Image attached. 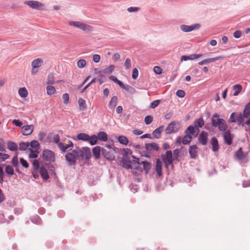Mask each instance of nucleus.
Here are the masks:
<instances>
[{
    "label": "nucleus",
    "mask_w": 250,
    "mask_h": 250,
    "mask_svg": "<svg viewBox=\"0 0 250 250\" xmlns=\"http://www.w3.org/2000/svg\"><path fill=\"white\" fill-rule=\"evenodd\" d=\"M12 124L16 126L21 127L22 125V123L19 120L14 119L12 121Z\"/></svg>",
    "instance_id": "61"
},
{
    "label": "nucleus",
    "mask_w": 250,
    "mask_h": 250,
    "mask_svg": "<svg viewBox=\"0 0 250 250\" xmlns=\"http://www.w3.org/2000/svg\"><path fill=\"white\" fill-rule=\"evenodd\" d=\"M146 148L148 151H152L155 150L158 151L159 149L158 145L155 143L146 144Z\"/></svg>",
    "instance_id": "23"
},
{
    "label": "nucleus",
    "mask_w": 250,
    "mask_h": 250,
    "mask_svg": "<svg viewBox=\"0 0 250 250\" xmlns=\"http://www.w3.org/2000/svg\"><path fill=\"white\" fill-rule=\"evenodd\" d=\"M181 128V125L179 122L173 121L169 124L167 127L165 132L167 134L177 133Z\"/></svg>",
    "instance_id": "5"
},
{
    "label": "nucleus",
    "mask_w": 250,
    "mask_h": 250,
    "mask_svg": "<svg viewBox=\"0 0 250 250\" xmlns=\"http://www.w3.org/2000/svg\"><path fill=\"white\" fill-rule=\"evenodd\" d=\"M82 153L81 149L77 148L72 150L71 152H68L65 154V158L66 162L69 166H73L75 165L76 160H80L82 157Z\"/></svg>",
    "instance_id": "1"
},
{
    "label": "nucleus",
    "mask_w": 250,
    "mask_h": 250,
    "mask_svg": "<svg viewBox=\"0 0 250 250\" xmlns=\"http://www.w3.org/2000/svg\"><path fill=\"white\" fill-rule=\"evenodd\" d=\"M173 114L172 112L167 111L164 114V118L166 120H169L173 116Z\"/></svg>",
    "instance_id": "58"
},
{
    "label": "nucleus",
    "mask_w": 250,
    "mask_h": 250,
    "mask_svg": "<svg viewBox=\"0 0 250 250\" xmlns=\"http://www.w3.org/2000/svg\"><path fill=\"white\" fill-rule=\"evenodd\" d=\"M33 165V168L34 170H39L41 167H40V164L39 161L37 159H34L32 162Z\"/></svg>",
    "instance_id": "49"
},
{
    "label": "nucleus",
    "mask_w": 250,
    "mask_h": 250,
    "mask_svg": "<svg viewBox=\"0 0 250 250\" xmlns=\"http://www.w3.org/2000/svg\"><path fill=\"white\" fill-rule=\"evenodd\" d=\"M20 162L22 167L24 168H28L29 167V165L26 160H24L23 158L20 159Z\"/></svg>",
    "instance_id": "62"
},
{
    "label": "nucleus",
    "mask_w": 250,
    "mask_h": 250,
    "mask_svg": "<svg viewBox=\"0 0 250 250\" xmlns=\"http://www.w3.org/2000/svg\"><path fill=\"white\" fill-rule=\"evenodd\" d=\"M153 118L151 116H149V115L146 116L145 118V120H144L145 124L147 125L150 124L153 121Z\"/></svg>",
    "instance_id": "55"
},
{
    "label": "nucleus",
    "mask_w": 250,
    "mask_h": 250,
    "mask_svg": "<svg viewBox=\"0 0 250 250\" xmlns=\"http://www.w3.org/2000/svg\"><path fill=\"white\" fill-rule=\"evenodd\" d=\"M89 135L84 133H81L77 135V138L79 140H82L83 141H88L89 138Z\"/></svg>",
    "instance_id": "30"
},
{
    "label": "nucleus",
    "mask_w": 250,
    "mask_h": 250,
    "mask_svg": "<svg viewBox=\"0 0 250 250\" xmlns=\"http://www.w3.org/2000/svg\"><path fill=\"white\" fill-rule=\"evenodd\" d=\"M208 133L206 131H202L198 137L199 142L202 145H206L208 142Z\"/></svg>",
    "instance_id": "15"
},
{
    "label": "nucleus",
    "mask_w": 250,
    "mask_h": 250,
    "mask_svg": "<svg viewBox=\"0 0 250 250\" xmlns=\"http://www.w3.org/2000/svg\"><path fill=\"white\" fill-rule=\"evenodd\" d=\"M89 139H88V141L91 146H94L97 144L98 140L97 135L94 134L91 136H89Z\"/></svg>",
    "instance_id": "35"
},
{
    "label": "nucleus",
    "mask_w": 250,
    "mask_h": 250,
    "mask_svg": "<svg viewBox=\"0 0 250 250\" xmlns=\"http://www.w3.org/2000/svg\"><path fill=\"white\" fill-rule=\"evenodd\" d=\"M211 122L213 126L218 127L220 131L226 130L228 128L225 120L220 118L219 115L217 113L212 115Z\"/></svg>",
    "instance_id": "2"
},
{
    "label": "nucleus",
    "mask_w": 250,
    "mask_h": 250,
    "mask_svg": "<svg viewBox=\"0 0 250 250\" xmlns=\"http://www.w3.org/2000/svg\"><path fill=\"white\" fill-rule=\"evenodd\" d=\"M233 89L235 90L233 95L236 96L242 91V87L240 84H237L233 86Z\"/></svg>",
    "instance_id": "40"
},
{
    "label": "nucleus",
    "mask_w": 250,
    "mask_h": 250,
    "mask_svg": "<svg viewBox=\"0 0 250 250\" xmlns=\"http://www.w3.org/2000/svg\"><path fill=\"white\" fill-rule=\"evenodd\" d=\"M19 94L21 97L25 98V97H27V96L28 95V92H27V90L26 89V88H25V87L20 88L19 89Z\"/></svg>",
    "instance_id": "41"
},
{
    "label": "nucleus",
    "mask_w": 250,
    "mask_h": 250,
    "mask_svg": "<svg viewBox=\"0 0 250 250\" xmlns=\"http://www.w3.org/2000/svg\"><path fill=\"white\" fill-rule=\"evenodd\" d=\"M55 82V78L54 76V74L50 73L48 76V80L47 83L48 84H53Z\"/></svg>",
    "instance_id": "51"
},
{
    "label": "nucleus",
    "mask_w": 250,
    "mask_h": 250,
    "mask_svg": "<svg viewBox=\"0 0 250 250\" xmlns=\"http://www.w3.org/2000/svg\"><path fill=\"white\" fill-rule=\"evenodd\" d=\"M141 165H143L144 169L147 174L151 168V164L147 161H142Z\"/></svg>",
    "instance_id": "33"
},
{
    "label": "nucleus",
    "mask_w": 250,
    "mask_h": 250,
    "mask_svg": "<svg viewBox=\"0 0 250 250\" xmlns=\"http://www.w3.org/2000/svg\"><path fill=\"white\" fill-rule=\"evenodd\" d=\"M189 154L192 159H195L198 156V148L196 146L192 145L189 146Z\"/></svg>",
    "instance_id": "17"
},
{
    "label": "nucleus",
    "mask_w": 250,
    "mask_h": 250,
    "mask_svg": "<svg viewBox=\"0 0 250 250\" xmlns=\"http://www.w3.org/2000/svg\"><path fill=\"white\" fill-rule=\"evenodd\" d=\"M77 66L80 68L84 67L86 65V62L84 59H80L77 62Z\"/></svg>",
    "instance_id": "47"
},
{
    "label": "nucleus",
    "mask_w": 250,
    "mask_h": 250,
    "mask_svg": "<svg viewBox=\"0 0 250 250\" xmlns=\"http://www.w3.org/2000/svg\"><path fill=\"white\" fill-rule=\"evenodd\" d=\"M11 163L13 167L16 168V171L20 173V171L18 169L19 166V162H18V157L17 155L14 156L12 158Z\"/></svg>",
    "instance_id": "37"
},
{
    "label": "nucleus",
    "mask_w": 250,
    "mask_h": 250,
    "mask_svg": "<svg viewBox=\"0 0 250 250\" xmlns=\"http://www.w3.org/2000/svg\"><path fill=\"white\" fill-rule=\"evenodd\" d=\"M138 76V70L136 68L133 69L132 77L133 79L136 80Z\"/></svg>",
    "instance_id": "63"
},
{
    "label": "nucleus",
    "mask_w": 250,
    "mask_h": 250,
    "mask_svg": "<svg viewBox=\"0 0 250 250\" xmlns=\"http://www.w3.org/2000/svg\"><path fill=\"white\" fill-rule=\"evenodd\" d=\"M160 103V101L159 100H156L153 101V102H152L150 103V105L149 106V107L151 108H155L156 107H157L159 104Z\"/></svg>",
    "instance_id": "54"
},
{
    "label": "nucleus",
    "mask_w": 250,
    "mask_h": 250,
    "mask_svg": "<svg viewBox=\"0 0 250 250\" xmlns=\"http://www.w3.org/2000/svg\"><path fill=\"white\" fill-rule=\"evenodd\" d=\"M221 131L223 132V136L225 143L228 145H230L233 138V136L231 134L230 131L226 129V130H221Z\"/></svg>",
    "instance_id": "9"
},
{
    "label": "nucleus",
    "mask_w": 250,
    "mask_h": 250,
    "mask_svg": "<svg viewBox=\"0 0 250 250\" xmlns=\"http://www.w3.org/2000/svg\"><path fill=\"white\" fill-rule=\"evenodd\" d=\"M7 147L10 150L12 151H16L18 149L17 145L12 141H8L7 142Z\"/></svg>",
    "instance_id": "31"
},
{
    "label": "nucleus",
    "mask_w": 250,
    "mask_h": 250,
    "mask_svg": "<svg viewBox=\"0 0 250 250\" xmlns=\"http://www.w3.org/2000/svg\"><path fill=\"white\" fill-rule=\"evenodd\" d=\"M117 96H113L109 102V103L108 104L109 108L112 110L114 109V108L117 105Z\"/></svg>",
    "instance_id": "27"
},
{
    "label": "nucleus",
    "mask_w": 250,
    "mask_h": 250,
    "mask_svg": "<svg viewBox=\"0 0 250 250\" xmlns=\"http://www.w3.org/2000/svg\"><path fill=\"white\" fill-rule=\"evenodd\" d=\"M242 114L245 118H248L250 116V101L246 105Z\"/></svg>",
    "instance_id": "29"
},
{
    "label": "nucleus",
    "mask_w": 250,
    "mask_h": 250,
    "mask_svg": "<svg viewBox=\"0 0 250 250\" xmlns=\"http://www.w3.org/2000/svg\"><path fill=\"white\" fill-rule=\"evenodd\" d=\"M30 153L29 154V157L30 158L36 159L38 157L39 152L36 150H34L31 148H29Z\"/></svg>",
    "instance_id": "45"
},
{
    "label": "nucleus",
    "mask_w": 250,
    "mask_h": 250,
    "mask_svg": "<svg viewBox=\"0 0 250 250\" xmlns=\"http://www.w3.org/2000/svg\"><path fill=\"white\" fill-rule=\"evenodd\" d=\"M102 155L106 159L111 161L115 159V151L110 145H106L101 149Z\"/></svg>",
    "instance_id": "3"
},
{
    "label": "nucleus",
    "mask_w": 250,
    "mask_h": 250,
    "mask_svg": "<svg viewBox=\"0 0 250 250\" xmlns=\"http://www.w3.org/2000/svg\"><path fill=\"white\" fill-rule=\"evenodd\" d=\"M154 72L157 74H161L162 73V69L158 66H155L153 68Z\"/></svg>",
    "instance_id": "64"
},
{
    "label": "nucleus",
    "mask_w": 250,
    "mask_h": 250,
    "mask_svg": "<svg viewBox=\"0 0 250 250\" xmlns=\"http://www.w3.org/2000/svg\"><path fill=\"white\" fill-rule=\"evenodd\" d=\"M78 104L81 110H83L86 109L85 101L83 98L79 99Z\"/></svg>",
    "instance_id": "39"
},
{
    "label": "nucleus",
    "mask_w": 250,
    "mask_h": 250,
    "mask_svg": "<svg viewBox=\"0 0 250 250\" xmlns=\"http://www.w3.org/2000/svg\"><path fill=\"white\" fill-rule=\"evenodd\" d=\"M236 113L233 112L231 114L229 119V123H235L236 121V119L235 118Z\"/></svg>",
    "instance_id": "56"
},
{
    "label": "nucleus",
    "mask_w": 250,
    "mask_h": 250,
    "mask_svg": "<svg viewBox=\"0 0 250 250\" xmlns=\"http://www.w3.org/2000/svg\"><path fill=\"white\" fill-rule=\"evenodd\" d=\"M195 128L194 126L190 125L186 129L185 133L187 135H194V133H195Z\"/></svg>",
    "instance_id": "44"
},
{
    "label": "nucleus",
    "mask_w": 250,
    "mask_h": 250,
    "mask_svg": "<svg viewBox=\"0 0 250 250\" xmlns=\"http://www.w3.org/2000/svg\"><path fill=\"white\" fill-rule=\"evenodd\" d=\"M30 221L34 224L40 225L42 223V219L38 215H34L30 217Z\"/></svg>",
    "instance_id": "32"
},
{
    "label": "nucleus",
    "mask_w": 250,
    "mask_h": 250,
    "mask_svg": "<svg viewBox=\"0 0 250 250\" xmlns=\"http://www.w3.org/2000/svg\"><path fill=\"white\" fill-rule=\"evenodd\" d=\"M81 152L82 153V157H80V160H82L83 158H85L86 160H88L91 155V151L89 147H83L81 150Z\"/></svg>",
    "instance_id": "12"
},
{
    "label": "nucleus",
    "mask_w": 250,
    "mask_h": 250,
    "mask_svg": "<svg viewBox=\"0 0 250 250\" xmlns=\"http://www.w3.org/2000/svg\"><path fill=\"white\" fill-rule=\"evenodd\" d=\"M97 137L98 140L103 141L106 142L107 141V135L104 131H100L97 133Z\"/></svg>",
    "instance_id": "25"
},
{
    "label": "nucleus",
    "mask_w": 250,
    "mask_h": 250,
    "mask_svg": "<svg viewBox=\"0 0 250 250\" xmlns=\"http://www.w3.org/2000/svg\"><path fill=\"white\" fill-rule=\"evenodd\" d=\"M62 99L63 103L65 104H67L69 103V96L68 93H65L62 95Z\"/></svg>",
    "instance_id": "53"
},
{
    "label": "nucleus",
    "mask_w": 250,
    "mask_h": 250,
    "mask_svg": "<svg viewBox=\"0 0 250 250\" xmlns=\"http://www.w3.org/2000/svg\"><path fill=\"white\" fill-rule=\"evenodd\" d=\"M58 146L62 152H65L67 149H70V147L68 146L67 144L64 145L62 143H59V144H58Z\"/></svg>",
    "instance_id": "50"
},
{
    "label": "nucleus",
    "mask_w": 250,
    "mask_h": 250,
    "mask_svg": "<svg viewBox=\"0 0 250 250\" xmlns=\"http://www.w3.org/2000/svg\"><path fill=\"white\" fill-rule=\"evenodd\" d=\"M68 24L70 26L77 27L84 31L91 32L93 30L92 26L81 21H70Z\"/></svg>",
    "instance_id": "4"
},
{
    "label": "nucleus",
    "mask_w": 250,
    "mask_h": 250,
    "mask_svg": "<svg viewBox=\"0 0 250 250\" xmlns=\"http://www.w3.org/2000/svg\"><path fill=\"white\" fill-rule=\"evenodd\" d=\"M42 158L45 161L53 162L55 159L54 153L49 149H45L42 151Z\"/></svg>",
    "instance_id": "8"
},
{
    "label": "nucleus",
    "mask_w": 250,
    "mask_h": 250,
    "mask_svg": "<svg viewBox=\"0 0 250 250\" xmlns=\"http://www.w3.org/2000/svg\"><path fill=\"white\" fill-rule=\"evenodd\" d=\"M203 56V54H190L188 56L184 55L181 57V61H187L188 60H194L196 59L199 58Z\"/></svg>",
    "instance_id": "14"
},
{
    "label": "nucleus",
    "mask_w": 250,
    "mask_h": 250,
    "mask_svg": "<svg viewBox=\"0 0 250 250\" xmlns=\"http://www.w3.org/2000/svg\"><path fill=\"white\" fill-rule=\"evenodd\" d=\"M161 158L166 167H168L169 165H171L173 162L172 152L171 150H168L166 152L165 154H162Z\"/></svg>",
    "instance_id": "6"
},
{
    "label": "nucleus",
    "mask_w": 250,
    "mask_h": 250,
    "mask_svg": "<svg viewBox=\"0 0 250 250\" xmlns=\"http://www.w3.org/2000/svg\"><path fill=\"white\" fill-rule=\"evenodd\" d=\"M24 4L34 9H40L43 7V5L40 2L35 0L25 1Z\"/></svg>",
    "instance_id": "11"
},
{
    "label": "nucleus",
    "mask_w": 250,
    "mask_h": 250,
    "mask_svg": "<svg viewBox=\"0 0 250 250\" xmlns=\"http://www.w3.org/2000/svg\"><path fill=\"white\" fill-rule=\"evenodd\" d=\"M211 145L212 146V150L214 152H216L219 150L218 142L215 137H212L211 139Z\"/></svg>",
    "instance_id": "22"
},
{
    "label": "nucleus",
    "mask_w": 250,
    "mask_h": 250,
    "mask_svg": "<svg viewBox=\"0 0 250 250\" xmlns=\"http://www.w3.org/2000/svg\"><path fill=\"white\" fill-rule=\"evenodd\" d=\"M47 94L49 95H52L55 93L56 90L55 87L52 85H48L46 87Z\"/></svg>",
    "instance_id": "43"
},
{
    "label": "nucleus",
    "mask_w": 250,
    "mask_h": 250,
    "mask_svg": "<svg viewBox=\"0 0 250 250\" xmlns=\"http://www.w3.org/2000/svg\"><path fill=\"white\" fill-rule=\"evenodd\" d=\"M119 142L123 145H126L128 142V140L125 136H119L118 138Z\"/></svg>",
    "instance_id": "42"
},
{
    "label": "nucleus",
    "mask_w": 250,
    "mask_h": 250,
    "mask_svg": "<svg viewBox=\"0 0 250 250\" xmlns=\"http://www.w3.org/2000/svg\"><path fill=\"white\" fill-rule=\"evenodd\" d=\"M131 65V60L129 58H126L125 62V66L126 69H128Z\"/></svg>",
    "instance_id": "57"
},
{
    "label": "nucleus",
    "mask_w": 250,
    "mask_h": 250,
    "mask_svg": "<svg viewBox=\"0 0 250 250\" xmlns=\"http://www.w3.org/2000/svg\"><path fill=\"white\" fill-rule=\"evenodd\" d=\"M40 174L42 177V178L45 180H48L49 178V176L48 175L47 169L44 166H42L39 169Z\"/></svg>",
    "instance_id": "20"
},
{
    "label": "nucleus",
    "mask_w": 250,
    "mask_h": 250,
    "mask_svg": "<svg viewBox=\"0 0 250 250\" xmlns=\"http://www.w3.org/2000/svg\"><path fill=\"white\" fill-rule=\"evenodd\" d=\"M164 125L160 126L155 129L152 132V135L154 138L159 139L161 137V133L164 130Z\"/></svg>",
    "instance_id": "21"
},
{
    "label": "nucleus",
    "mask_w": 250,
    "mask_h": 250,
    "mask_svg": "<svg viewBox=\"0 0 250 250\" xmlns=\"http://www.w3.org/2000/svg\"><path fill=\"white\" fill-rule=\"evenodd\" d=\"M114 68L115 66L112 64L109 66L108 67L104 69L103 71L104 73H111L114 71Z\"/></svg>",
    "instance_id": "52"
},
{
    "label": "nucleus",
    "mask_w": 250,
    "mask_h": 250,
    "mask_svg": "<svg viewBox=\"0 0 250 250\" xmlns=\"http://www.w3.org/2000/svg\"><path fill=\"white\" fill-rule=\"evenodd\" d=\"M244 118H245L243 117V114L240 113L236 119L237 125L244 126L245 125Z\"/></svg>",
    "instance_id": "34"
},
{
    "label": "nucleus",
    "mask_w": 250,
    "mask_h": 250,
    "mask_svg": "<svg viewBox=\"0 0 250 250\" xmlns=\"http://www.w3.org/2000/svg\"><path fill=\"white\" fill-rule=\"evenodd\" d=\"M9 155L7 154L0 153V161H4L8 159Z\"/></svg>",
    "instance_id": "59"
},
{
    "label": "nucleus",
    "mask_w": 250,
    "mask_h": 250,
    "mask_svg": "<svg viewBox=\"0 0 250 250\" xmlns=\"http://www.w3.org/2000/svg\"><path fill=\"white\" fill-rule=\"evenodd\" d=\"M29 145L30 146L33 148H36L40 145L39 143L36 140L32 141Z\"/></svg>",
    "instance_id": "60"
},
{
    "label": "nucleus",
    "mask_w": 250,
    "mask_h": 250,
    "mask_svg": "<svg viewBox=\"0 0 250 250\" xmlns=\"http://www.w3.org/2000/svg\"><path fill=\"white\" fill-rule=\"evenodd\" d=\"M235 156L236 158L238 160H241L245 158V156L242 151V147H240L239 149L235 152Z\"/></svg>",
    "instance_id": "28"
},
{
    "label": "nucleus",
    "mask_w": 250,
    "mask_h": 250,
    "mask_svg": "<svg viewBox=\"0 0 250 250\" xmlns=\"http://www.w3.org/2000/svg\"><path fill=\"white\" fill-rule=\"evenodd\" d=\"M42 63H43L42 60L41 59H39V58L35 59L32 62V74H34L37 72V71H36L35 72L34 71V70L36 68H39V67H40L42 65Z\"/></svg>",
    "instance_id": "16"
},
{
    "label": "nucleus",
    "mask_w": 250,
    "mask_h": 250,
    "mask_svg": "<svg viewBox=\"0 0 250 250\" xmlns=\"http://www.w3.org/2000/svg\"><path fill=\"white\" fill-rule=\"evenodd\" d=\"M5 172L9 175H13L14 174V169L12 166L7 165L5 167Z\"/></svg>",
    "instance_id": "48"
},
{
    "label": "nucleus",
    "mask_w": 250,
    "mask_h": 250,
    "mask_svg": "<svg viewBox=\"0 0 250 250\" xmlns=\"http://www.w3.org/2000/svg\"><path fill=\"white\" fill-rule=\"evenodd\" d=\"M194 127L197 130V132H198L199 127H202L204 125V121L202 117H201L198 119H196L194 121Z\"/></svg>",
    "instance_id": "24"
},
{
    "label": "nucleus",
    "mask_w": 250,
    "mask_h": 250,
    "mask_svg": "<svg viewBox=\"0 0 250 250\" xmlns=\"http://www.w3.org/2000/svg\"><path fill=\"white\" fill-rule=\"evenodd\" d=\"M162 162L160 159H157L156 162V166H155V171L157 173V174L158 177H160L162 176Z\"/></svg>",
    "instance_id": "19"
},
{
    "label": "nucleus",
    "mask_w": 250,
    "mask_h": 250,
    "mask_svg": "<svg viewBox=\"0 0 250 250\" xmlns=\"http://www.w3.org/2000/svg\"><path fill=\"white\" fill-rule=\"evenodd\" d=\"M29 143L28 142H21L19 144V149L20 150H25L29 146Z\"/></svg>",
    "instance_id": "46"
},
{
    "label": "nucleus",
    "mask_w": 250,
    "mask_h": 250,
    "mask_svg": "<svg viewBox=\"0 0 250 250\" xmlns=\"http://www.w3.org/2000/svg\"><path fill=\"white\" fill-rule=\"evenodd\" d=\"M34 125H24L22 127V134L24 136L30 135L33 131Z\"/></svg>",
    "instance_id": "13"
},
{
    "label": "nucleus",
    "mask_w": 250,
    "mask_h": 250,
    "mask_svg": "<svg viewBox=\"0 0 250 250\" xmlns=\"http://www.w3.org/2000/svg\"><path fill=\"white\" fill-rule=\"evenodd\" d=\"M122 163L123 167L126 169L134 168L131 165V162L128 155L124 154L122 157Z\"/></svg>",
    "instance_id": "10"
},
{
    "label": "nucleus",
    "mask_w": 250,
    "mask_h": 250,
    "mask_svg": "<svg viewBox=\"0 0 250 250\" xmlns=\"http://www.w3.org/2000/svg\"><path fill=\"white\" fill-rule=\"evenodd\" d=\"M132 157L135 160H134L131 162V165L133 167V169H137L138 167H139L141 165V162H139V158H136L134 156H132Z\"/></svg>",
    "instance_id": "36"
},
{
    "label": "nucleus",
    "mask_w": 250,
    "mask_h": 250,
    "mask_svg": "<svg viewBox=\"0 0 250 250\" xmlns=\"http://www.w3.org/2000/svg\"><path fill=\"white\" fill-rule=\"evenodd\" d=\"M223 58H224L223 56H217V57H216L214 58L207 59L204 60L201 62H198V64L202 65L205 63H210V62H213L218 60L219 59H223Z\"/></svg>",
    "instance_id": "18"
},
{
    "label": "nucleus",
    "mask_w": 250,
    "mask_h": 250,
    "mask_svg": "<svg viewBox=\"0 0 250 250\" xmlns=\"http://www.w3.org/2000/svg\"><path fill=\"white\" fill-rule=\"evenodd\" d=\"M201 27L200 23H195L191 25H187L186 24H182L180 25V29L184 32H189L195 30L199 29Z\"/></svg>",
    "instance_id": "7"
},
{
    "label": "nucleus",
    "mask_w": 250,
    "mask_h": 250,
    "mask_svg": "<svg viewBox=\"0 0 250 250\" xmlns=\"http://www.w3.org/2000/svg\"><path fill=\"white\" fill-rule=\"evenodd\" d=\"M192 139L191 135L186 134L182 139V143L184 145H187L191 142Z\"/></svg>",
    "instance_id": "38"
},
{
    "label": "nucleus",
    "mask_w": 250,
    "mask_h": 250,
    "mask_svg": "<svg viewBox=\"0 0 250 250\" xmlns=\"http://www.w3.org/2000/svg\"><path fill=\"white\" fill-rule=\"evenodd\" d=\"M101 151V147L99 146H96L93 148V155L96 159H98L100 157Z\"/></svg>",
    "instance_id": "26"
}]
</instances>
